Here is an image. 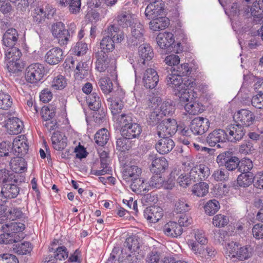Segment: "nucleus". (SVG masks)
Returning a JSON list of instances; mask_svg holds the SVG:
<instances>
[{"label":"nucleus","mask_w":263,"mask_h":263,"mask_svg":"<svg viewBox=\"0 0 263 263\" xmlns=\"http://www.w3.org/2000/svg\"><path fill=\"white\" fill-rule=\"evenodd\" d=\"M86 101L89 108L93 110H98L101 106V100L98 93L92 92L86 97Z\"/></svg>","instance_id":"nucleus-40"},{"label":"nucleus","mask_w":263,"mask_h":263,"mask_svg":"<svg viewBox=\"0 0 263 263\" xmlns=\"http://www.w3.org/2000/svg\"><path fill=\"white\" fill-rule=\"evenodd\" d=\"M11 159L10 165L12 170L16 173H22L27 170V163L22 156H17Z\"/></svg>","instance_id":"nucleus-31"},{"label":"nucleus","mask_w":263,"mask_h":263,"mask_svg":"<svg viewBox=\"0 0 263 263\" xmlns=\"http://www.w3.org/2000/svg\"><path fill=\"white\" fill-rule=\"evenodd\" d=\"M16 182H10L3 185L1 190L2 197L6 199L15 198L19 193L20 190L16 183Z\"/></svg>","instance_id":"nucleus-21"},{"label":"nucleus","mask_w":263,"mask_h":263,"mask_svg":"<svg viewBox=\"0 0 263 263\" xmlns=\"http://www.w3.org/2000/svg\"><path fill=\"white\" fill-rule=\"evenodd\" d=\"M138 53L140 58L138 63L139 66L141 64L145 65L146 62L149 61L154 57L153 49L150 45L147 44H143L139 46Z\"/></svg>","instance_id":"nucleus-22"},{"label":"nucleus","mask_w":263,"mask_h":263,"mask_svg":"<svg viewBox=\"0 0 263 263\" xmlns=\"http://www.w3.org/2000/svg\"><path fill=\"white\" fill-rule=\"evenodd\" d=\"M45 73V69L43 65L34 63L30 65L26 69L25 77L26 80L32 84L40 81Z\"/></svg>","instance_id":"nucleus-4"},{"label":"nucleus","mask_w":263,"mask_h":263,"mask_svg":"<svg viewBox=\"0 0 263 263\" xmlns=\"http://www.w3.org/2000/svg\"><path fill=\"white\" fill-rule=\"evenodd\" d=\"M229 221V218L222 214L216 215L213 219V223L217 227H223L228 223Z\"/></svg>","instance_id":"nucleus-60"},{"label":"nucleus","mask_w":263,"mask_h":263,"mask_svg":"<svg viewBox=\"0 0 263 263\" xmlns=\"http://www.w3.org/2000/svg\"><path fill=\"white\" fill-rule=\"evenodd\" d=\"M160 139L156 144L157 152L161 154H165L170 152L175 146L174 141L169 137H159Z\"/></svg>","instance_id":"nucleus-17"},{"label":"nucleus","mask_w":263,"mask_h":263,"mask_svg":"<svg viewBox=\"0 0 263 263\" xmlns=\"http://www.w3.org/2000/svg\"><path fill=\"white\" fill-rule=\"evenodd\" d=\"M51 141L54 148L57 151H61L67 146V138L60 132H54Z\"/></svg>","instance_id":"nucleus-32"},{"label":"nucleus","mask_w":263,"mask_h":263,"mask_svg":"<svg viewBox=\"0 0 263 263\" xmlns=\"http://www.w3.org/2000/svg\"><path fill=\"white\" fill-rule=\"evenodd\" d=\"M229 173L223 168L217 170L212 174V177L217 181H224L228 180Z\"/></svg>","instance_id":"nucleus-58"},{"label":"nucleus","mask_w":263,"mask_h":263,"mask_svg":"<svg viewBox=\"0 0 263 263\" xmlns=\"http://www.w3.org/2000/svg\"><path fill=\"white\" fill-rule=\"evenodd\" d=\"M166 80L167 85L174 89L175 92L180 91L183 88L186 87H194L196 85L195 82L190 79H187L183 82L181 77L172 72L167 76Z\"/></svg>","instance_id":"nucleus-3"},{"label":"nucleus","mask_w":263,"mask_h":263,"mask_svg":"<svg viewBox=\"0 0 263 263\" xmlns=\"http://www.w3.org/2000/svg\"><path fill=\"white\" fill-rule=\"evenodd\" d=\"M129 139L124 137H122L117 139L116 142L117 149L121 152H125L130 148Z\"/></svg>","instance_id":"nucleus-55"},{"label":"nucleus","mask_w":263,"mask_h":263,"mask_svg":"<svg viewBox=\"0 0 263 263\" xmlns=\"http://www.w3.org/2000/svg\"><path fill=\"white\" fill-rule=\"evenodd\" d=\"M108 102L110 103V109L114 117L119 115L123 107V102L121 100L113 99L109 98L107 100Z\"/></svg>","instance_id":"nucleus-41"},{"label":"nucleus","mask_w":263,"mask_h":263,"mask_svg":"<svg viewBox=\"0 0 263 263\" xmlns=\"http://www.w3.org/2000/svg\"><path fill=\"white\" fill-rule=\"evenodd\" d=\"M22 53L20 49L14 46L8 47L5 51V61L10 72L18 70L21 68L20 59Z\"/></svg>","instance_id":"nucleus-1"},{"label":"nucleus","mask_w":263,"mask_h":263,"mask_svg":"<svg viewBox=\"0 0 263 263\" xmlns=\"http://www.w3.org/2000/svg\"><path fill=\"white\" fill-rule=\"evenodd\" d=\"M192 192L194 195L197 197H203L209 192V185L206 182H200L193 186Z\"/></svg>","instance_id":"nucleus-38"},{"label":"nucleus","mask_w":263,"mask_h":263,"mask_svg":"<svg viewBox=\"0 0 263 263\" xmlns=\"http://www.w3.org/2000/svg\"><path fill=\"white\" fill-rule=\"evenodd\" d=\"M10 234L18 233L25 229V225L22 223L11 222L6 224Z\"/></svg>","instance_id":"nucleus-61"},{"label":"nucleus","mask_w":263,"mask_h":263,"mask_svg":"<svg viewBox=\"0 0 263 263\" xmlns=\"http://www.w3.org/2000/svg\"><path fill=\"white\" fill-rule=\"evenodd\" d=\"M177 123L174 119L163 120L157 126V135L159 137H171L177 130Z\"/></svg>","instance_id":"nucleus-5"},{"label":"nucleus","mask_w":263,"mask_h":263,"mask_svg":"<svg viewBox=\"0 0 263 263\" xmlns=\"http://www.w3.org/2000/svg\"><path fill=\"white\" fill-rule=\"evenodd\" d=\"M45 59V61L49 65H57L64 59L63 51L60 48H53L47 52Z\"/></svg>","instance_id":"nucleus-16"},{"label":"nucleus","mask_w":263,"mask_h":263,"mask_svg":"<svg viewBox=\"0 0 263 263\" xmlns=\"http://www.w3.org/2000/svg\"><path fill=\"white\" fill-rule=\"evenodd\" d=\"M109 138V133L105 128H102L97 132L95 136V142L99 146L106 144Z\"/></svg>","instance_id":"nucleus-39"},{"label":"nucleus","mask_w":263,"mask_h":263,"mask_svg":"<svg viewBox=\"0 0 263 263\" xmlns=\"http://www.w3.org/2000/svg\"><path fill=\"white\" fill-rule=\"evenodd\" d=\"M172 72L180 77L187 76L190 74L191 70L187 63L177 65L172 68Z\"/></svg>","instance_id":"nucleus-44"},{"label":"nucleus","mask_w":263,"mask_h":263,"mask_svg":"<svg viewBox=\"0 0 263 263\" xmlns=\"http://www.w3.org/2000/svg\"><path fill=\"white\" fill-rule=\"evenodd\" d=\"M88 70V65L83 62L78 63L75 70V77L77 79H83L87 74Z\"/></svg>","instance_id":"nucleus-50"},{"label":"nucleus","mask_w":263,"mask_h":263,"mask_svg":"<svg viewBox=\"0 0 263 263\" xmlns=\"http://www.w3.org/2000/svg\"><path fill=\"white\" fill-rule=\"evenodd\" d=\"M163 210L158 206L147 207L144 212V216L149 222L155 223L160 220L163 216Z\"/></svg>","instance_id":"nucleus-19"},{"label":"nucleus","mask_w":263,"mask_h":263,"mask_svg":"<svg viewBox=\"0 0 263 263\" xmlns=\"http://www.w3.org/2000/svg\"><path fill=\"white\" fill-rule=\"evenodd\" d=\"M12 148L14 155L20 156L25 155L29 148L26 136L20 135L16 137L13 140Z\"/></svg>","instance_id":"nucleus-11"},{"label":"nucleus","mask_w":263,"mask_h":263,"mask_svg":"<svg viewBox=\"0 0 263 263\" xmlns=\"http://www.w3.org/2000/svg\"><path fill=\"white\" fill-rule=\"evenodd\" d=\"M156 40L157 44L162 49L169 48L174 42V35L171 32L159 33Z\"/></svg>","instance_id":"nucleus-28"},{"label":"nucleus","mask_w":263,"mask_h":263,"mask_svg":"<svg viewBox=\"0 0 263 263\" xmlns=\"http://www.w3.org/2000/svg\"><path fill=\"white\" fill-rule=\"evenodd\" d=\"M142 173L141 169L136 165L126 166L122 172V178L129 181L135 178L140 176Z\"/></svg>","instance_id":"nucleus-30"},{"label":"nucleus","mask_w":263,"mask_h":263,"mask_svg":"<svg viewBox=\"0 0 263 263\" xmlns=\"http://www.w3.org/2000/svg\"><path fill=\"white\" fill-rule=\"evenodd\" d=\"M160 174H156L152 177L151 180L149 181V185L156 189H160L161 187H163L165 189H172L174 186V181L171 180H168L169 182L168 181L165 182Z\"/></svg>","instance_id":"nucleus-20"},{"label":"nucleus","mask_w":263,"mask_h":263,"mask_svg":"<svg viewBox=\"0 0 263 263\" xmlns=\"http://www.w3.org/2000/svg\"><path fill=\"white\" fill-rule=\"evenodd\" d=\"M152 20L149 23V28L154 31L165 29L169 25V20L165 17H157Z\"/></svg>","instance_id":"nucleus-34"},{"label":"nucleus","mask_w":263,"mask_h":263,"mask_svg":"<svg viewBox=\"0 0 263 263\" xmlns=\"http://www.w3.org/2000/svg\"><path fill=\"white\" fill-rule=\"evenodd\" d=\"M234 119L237 124L242 126H249L253 124L255 119L254 114L247 109H241L234 115Z\"/></svg>","instance_id":"nucleus-13"},{"label":"nucleus","mask_w":263,"mask_h":263,"mask_svg":"<svg viewBox=\"0 0 263 263\" xmlns=\"http://www.w3.org/2000/svg\"><path fill=\"white\" fill-rule=\"evenodd\" d=\"M142 132L141 127L136 123H132L127 124L121 128V133L123 137L128 139H132L138 137Z\"/></svg>","instance_id":"nucleus-15"},{"label":"nucleus","mask_w":263,"mask_h":263,"mask_svg":"<svg viewBox=\"0 0 263 263\" xmlns=\"http://www.w3.org/2000/svg\"><path fill=\"white\" fill-rule=\"evenodd\" d=\"M130 28L132 34L127 40L128 44L130 46H138L144 42L143 25L138 21Z\"/></svg>","instance_id":"nucleus-9"},{"label":"nucleus","mask_w":263,"mask_h":263,"mask_svg":"<svg viewBox=\"0 0 263 263\" xmlns=\"http://www.w3.org/2000/svg\"><path fill=\"white\" fill-rule=\"evenodd\" d=\"M17 179L15 175L10 174L9 171L6 169L0 170V183L7 184L11 182H16Z\"/></svg>","instance_id":"nucleus-47"},{"label":"nucleus","mask_w":263,"mask_h":263,"mask_svg":"<svg viewBox=\"0 0 263 263\" xmlns=\"http://www.w3.org/2000/svg\"><path fill=\"white\" fill-rule=\"evenodd\" d=\"M251 256V253L249 251V248L247 246H238L235 258L239 260H243L250 258Z\"/></svg>","instance_id":"nucleus-57"},{"label":"nucleus","mask_w":263,"mask_h":263,"mask_svg":"<svg viewBox=\"0 0 263 263\" xmlns=\"http://www.w3.org/2000/svg\"><path fill=\"white\" fill-rule=\"evenodd\" d=\"M157 109H159L162 116H168L174 112L175 107L171 100L165 101L160 104L159 108Z\"/></svg>","instance_id":"nucleus-43"},{"label":"nucleus","mask_w":263,"mask_h":263,"mask_svg":"<svg viewBox=\"0 0 263 263\" xmlns=\"http://www.w3.org/2000/svg\"><path fill=\"white\" fill-rule=\"evenodd\" d=\"M224 131L226 139L234 143L241 140L246 133L243 126L237 123L229 125Z\"/></svg>","instance_id":"nucleus-6"},{"label":"nucleus","mask_w":263,"mask_h":263,"mask_svg":"<svg viewBox=\"0 0 263 263\" xmlns=\"http://www.w3.org/2000/svg\"><path fill=\"white\" fill-rule=\"evenodd\" d=\"M5 127L9 134L17 135L22 132L23 124L22 121L18 118L12 117L7 120Z\"/></svg>","instance_id":"nucleus-24"},{"label":"nucleus","mask_w":263,"mask_h":263,"mask_svg":"<svg viewBox=\"0 0 263 263\" xmlns=\"http://www.w3.org/2000/svg\"><path fill=\"white\" fill-rule=\"evenodd\" d=\"M51 31L52 35L56 38L61 46L68 44L70 38L69 30L65 28V24L61 22H56L51 26Z\"/></svg>","instance_id":"nucleus-2"},{"label":"nucleus","mask_w":263,"mask_h":263,"mask_svg":"<svg viewBox=\"0 0 263 263\" xmlns=\"http://www.w3.org/2000/svg\"><path fill=\"white\" fill-rule=\"evenodd\" d=\"M251 11L255 24L263 23V0L254 2L251 8Z\"/></svg>","instance_id":"nucleus-25"},{"label":"nucleus","mask_w":263,"mask_h":263,"mask_svg":"<svg viewBox=\"0 0 263 263\" xmlns=\"http://www.w3.org/2000/svg\"><path fill=\"white\" fill-rule=\"evenodd\" d=\"M148 163H151V171L155 174H161L168 168L167 160L163 157H158L157 154L151 153L148 155Z\"/></svg>","instance_id":"nucleus-7"},{"label":"nucleus","mask_w":263,"mask_h":263,"mask_svg":"<svg viewBox=\"0 0 263 263\" xmlns=\"http://www.w3.org/2000/svg\"><path fill=\"white\" fill-rule=\"evenodd\" d=\"M119 247H114L106 263H123L125 256L121 255Z\"/></svg>","instance_id":"nucleus-46"},{"label":"nucleus","mask_w":263,"mask_h":263,"mask_svg":"<svg viewBox=\"0 0 263 263\" xmlns=\"http://www.w3.org/2000/svg\"><path fill=\"white\" fill-rule=\"evenodd\" d=\"M113 119L121 128L127 125V124L133 123L130 114H122L114 117Z\"/></svg>","instance_id":"nucleus-51"},{"label":"nucleus","mask_w":263,"mask_h":263,"mask_svg":"<svg viewBox=\"0 0 263 263\" xmlns=\"http://www.w3.org/2000/svg\"><path fill=\"white\" fill-rule=\"evenodd\" d=\"M115 21L119 26L122 28H127L136 23L138 20L129 9L123 8L117 16Z\"/></svg>","instance_id":"nucleus-8"},{"label":"nucleus","mask_w":263,"mask_h":263,"mask_svg":"<svg viewBox=\"0 0 263 263\" xmlns=\"http://www.w3.org/2000/svg\"><path fill=\"white\" fill-rule=\"evenodd\" d=\"M101 89L105 94L110 93L112 89V83L108 78H102L99 82Z\"/></svg>","instance_id":"nucleus-56"},{"label":"nucleus","mask_w":263,"mask_h":263,"mask_svg":"<svg viewBox=\"0 0 263 263\" xmlns=\"http://www.w3.org/2000/svg\"><path fill=\"white\" fill-rule=\"evenodd\" d=\"M226 133L223 129H217L213 131L210 133L206 138V142L210 146H217V147H220L219 143L225 142Z\"/></svg>","instance_id":"nucleus-18"},{"label":"nucleus","mask_w":263,"mask_h":263,"mask_svg":"<svg viewBox=\"0 0 263 263\" xmlns=\"http://www.w3.org/2000/svg\"><path fill=\"white\" fill-rule=\"evenodd\" d=\"M184 108L189 115H195L201 112L199 104L194 100L186 103L184 106Z\"/></svg>","instance_id":"nucleus-54"},{"label":"nucleus","mask_w":263,"mask_h":263,"mask_svg":"<svg viewBox=\"0 0 263 263\" xmlns=\"http://www.w3.org/2000/svg\"><path fill=\"white\" fill-rule=\"evenodd\" d=\"M100 158L102 169L95 171L93 174L96 176L104 175L106 174H111L112 170L109 166V159L108 153L105 151L101 152L100 153Z\"/></svg>","instance_id":"nucleus-23"},{"label":"nucleus","mask_w":263,"mask_h":263,"mask_svg":"<svg viewBox=\"0 0 263 263\" xmlns=\"http://www.w3.org/2000/svg\"><path fill=\"white\" fill-rule=\"evenodd\" d=\"M239 159L236 157H231L226 159L224 165L226 168L229 171H233L236 169L239 164Z\"/></svg>","instance_id":"nucleus-63"},{"label":"nucleus","mask_w":263,"mask_h":263,"mask_svg":"<svg viewBox=\"0 0 263 263\" xmlns=\"http://www.w3.org/2000/svg\"><path fill=\"white\" fill-rule=\"evenodd\" d=\"M12 146L9 142H3L0 144V157L13 156Z\"/></svg>","instance_id":"nucleus-53"},{"label":"nucleus","mask_w":263,"mask_h":263,"mask_svg":"<svg viewBox=\"0 0 263 263\" xmlns=\"http://www.w3.org/2000/svg\"><path fill=\"white\" fill-rule=\"evenodd\" d=\"M220 204L219 202L215 200H210L208 201L204 206L205 213L210 216L214 215L219 209Z\"/></svg>","instance_id":"nucleus-42"},{"label":"nucleus","mask_w":263,"mask_h":263,"mask_svg":"<svg viewBox=\"0 0 263 263\" xmlns=\"http://www.w3.org/2000/svg\"><path fill=\"white\" fill-rule=\"evenodd\" d=\"M163 231L167 236L177 237L181 235L183 229L178 223L170 221L164 225Z\"/></svg>","instance_id":"nucleus-26"},{"label":"nucleus","mask_w":263,"mask_h":263,"mask_svg":"<svg viewBox=\"0 0 263 263\" xmlns=\"http://www.w3.org/2000/svg\"><path fill=\"white\" fill-rule=\"evenodd\" d=\"M254 179L252 173H242L239 175L237 180V186L246 187L252 183Z\"/></svg>","instance_id":"nucleus-37"},{"label":"nucleus","mask_w":263,"mask_h":263,"mask_svg":"<svg viewBox=\"0 0 263 263\" xmlns=\"http://www.w3.org/2000/svg\"><path fill=\"white\" fill-rule=\"evenodd\" d=\"M105 36L102 38L100 42V51H103L104 53L111 52L115 49V42L112 37L107 32L105 31Z\"/></svg>","instance_id":"nucleus-35"},{"label":"nucleus","mask_w":263,"mask_h":263,"mask_svg":"<svg viewBox=\"0 0 263 263\" xmlns=\"http://www.w3.org/2000/svg\"><path fill=\"white\" fill-rule=\"evenodd\" d=\"M66 80L64 77L61 74H58L52 81L51 87L54 90L62 89L66 86Z\"/></svg>","instance_id":"nucleus-48"},{"label":"nucleus","mask_w":263,"mask_h":263,"mask_svg":"<svg viewBox=\"0 0 263 263\" xmlns=\"http://www.w3.org/2000/svg\"><path fill=\"white\" fill-rule=\"evenodd\" d=\"M124 247L127 248L128 251L130 252L128 254L126 258L129 261H134L133 259H130L134 255L135 256V252L139 248V243L135 236H133L126 238L124 242Z\"/></svg>","instance_id":"nucleus-29"},{"label":"nucleus","mask_w":263,"mask_h":263,"mask_svg":"<svg viewBox=\"0 0 263 263\" xmlns=\"http://www.w3.org/2000/svg\"><path fill=\"white\" fill-rule=\"evenodd\" d=\"M210 122L207 118L197 117L194 119L190 124V129L195 135H202L209 129Z\"/></svg>","instance_id":"nucleus-10"},{"label":"nucleus","mask_w":263,"mask_h":263,"mask_svg":"<svg viewBox=\"0 0 263 263\" xmlns=\"http://www.w3.org/2000/svg\"><path fill=\"white\" fill-rule=\"evenodd\" d=\"M48 6L49 7L48 5ZM47 7V5L45 8L38 6L33 9L32 16L34 23L37 24H42L46 17L48 18L50 15H52L54 14L55 10L53 9L49 10Z\"/></svg>","instance_id":"nucleus-12"},{"label":"nucleus","mask_w":263,"mask_h":263,"mask_svg":"<svg viewBox=\"0 0 263 263\" xmlns=\"http://www.w3.org/2000/svg\"><path fill=\"white\" fill-rule=\"evenodd\" d=\"M18 33L14 28L8 29L3 36V44L7 47L14 46L18 40Z\"/></svg>","instance_id":"nucleus-27"},{"label":"nucleus","mask_w":263,"mask_h":263,"mask_svg":"<svg viewBox=\"0 0 263 263\" xmlns=\"http://www.w3.org/2000/svg\"><path fill=\"white\" fill-rule=\"evenodd\" d=\"M192 87H186L183 88L182 90L180 91L175 92V95L178 96L181 102H190L193 100L194 95L192 92H190L189 89Z\"/></svg>","instance_id":"nucleus-45"},{"label":"nucleus","mask_w":263,"mask_h":263,"mask_svg":"<svg viewBox=\"0 0 263 263\" xmlns=\"http://www.w3.org/2000/svg\"><path fill=\"white\" fill-rule=\"evenodd\" d=\"M16 251L18 254H26L31 250V244L29 242H24L16 246Z\"/></svg>","instance_id":"nucleus-64"},{"label":"nucleus","mask_w":263,"mask_h":263,"mask_svg":"<svg viewBox=\"0 0 263 263\" xmlns=\"http://www.w3.org/2000/svg\"><path fill=\"white\" fill-rule=\"evenodd\" d=\"M12 105V99L8 93L0 92V109H9Z\"/></svg>","instance_id":"nucleus-49"},{"label":"nucleus","mask_w":263,"mask_h":263,"mask_svg":"<svg viewBox=\"0 0 263 263\" xmlns=\"http://www.w3.org/2000/svg\"><path fill=\"white\" fill-rule=\"evenodd\" d=\"M105 31L107 32L112 37L114 42L120 43L124 39V34L123 31H120L118 27L114 25L109 26Z\"/></svg>","instance_id":"nucleus-36"},{"label":"nucleus","mask_w":263,"mask_h":263,"mask_svg":"<svg viewBox=\"0 0 263 263\" xmlns=\"http://www.w3.org/2000/svg\"><path fill=\"white\" fill-rule=\"evenodd\" d=\"M132 181L133 182L130 184V188L133 191L141 192L142 190H145V187L144 186V181L139 177L135 178Z\"/></svg>","instance_id":"nucleus-62"},{"label":"nucleus","mask_w":263,"mask_h":263,"mask_svg":"<svg viewBox=\"0 0 263 263\" xmlns=\"http://www.w3.org/2000/svg\"><path fill=\"white\" fill-rule=\"evenodd\" d=\"M238 246V244L234 241L228 243L225 247L226 256L231 259L235 258Z\"/></svg>","instance_id":"nucleus-52"},{"label":"nucleus","mask_w":263,"mask_h":263,"mask_svg":"<svg viewBox=\"0 0 263 263\" xmlns=\"http://www.w3.org/2000/svg\"><path fill=\"white\" fill-rule=\"evenodd\" d=\"M162 118V115L159 109H155L151 112L147 118V122L149 125L154 126L159 123Z\"/></svg>","instance_id":"nucleus-59"},{"label":"nucleus","mask_w":263,"mask_h":263,"mask_svg":"<svg viewBox=\"0 0 263 263\" xmlns=\"http://www.w3.org/2000/svg\"><path fill=\"white\" fill-rule=\"evenodd\" d=\"M96 68L100 72L104 71L109 66V59L106 53L98 51L96 53Z\"/></svg>","instance_id":"nucleus-33"},{"label":"nucleus","mask_w":263,"mask_h":263,"mask_svg":"<svg viewBox=\"0 0 263 263\" xmlns=\"http://www.w3.org/2000/svg\"><path fill=\"white\" fill-rule=\"evenodd\" d=\"M159 82V76L157 71L152 68L147 69L144 73L143 82L146 88H155Z\"/></svg>","instance_id":"nucleus-14"}]
</instances>
